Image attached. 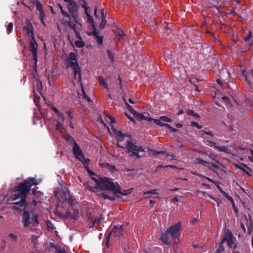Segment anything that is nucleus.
<instances>
[{
	"mask_svg": "<svg viewBox=\"0 0 253 253\" xmlns=\"http://www.w3.org/2000/svg\"><path fill=\"white\" fill-rule=\"evenodd\" d=\"M86 187L93 192H98L100 190H107L110 192L102 191L100 195L104 199L114 200L115 194L120 192V186L117 182H113L112 180L107 178H101L98 176L91 177L90 180L86 182Z\"/></svg>",
	"mask_w": 253,
	"mask_h": 253,
	"instance_id": "f257e3e1",
	"label": "nucleus"
},
{
	"mask_svg": "<svg viewBox=\"0 0 253 253\" xmlns=\"http://www.w3.org/2000/svg\"><path fill=\"white\" fill-rule=\"evenodd\" d=\"M37 184L38 182L34 178H28L18 187L14 188L13 190L10 189L7 195L3 196V198H7L6 200L7 203L19 204L21 206H25L26 205L25 198L30 188L33 185Z\"/></svg>",
	"mask_w": 253,
	"mask_h": 253,
	"instance_id": "f03ea898",
	"label": "nucleus"
},
{
	"mask_svg": "<svg viewBox=\"0 0 253 253\" xmlns=\"http://www.w3.org/2000/svg\"><path fill=\"white\" fill-rule=\"evenodd\" d=\"M63 15V20L67 23L68 25L72 28L78 36L79 31L82 28V20L79 17L78 12V6L74 1L71 2L68 4V9L70 12V16L63 10V7L59 5Z\"/></svg>",
	"mask_w": 253,
	"mask_h": 253,
	"instance_id": "7ed1b4c3",
	"label": "nucleus"
},
{
	"mask_svg": "<svg viewBox=\"0 0 253 253\" xmlns=\"http://www.w3.org/2000/svg\"><path fill=\"white\" fill-rule=\"evenodd\" d=\"M114 132L117 135L118 146L121 148H126L129 156L139 158L144 155V149L133 143L128 135H123L122 132L118 130H115Z\"/></svg>",
	"mask_w": 253,
	"mask_h": 253,
	"instance_id": "20e7f679",
	"label": "nucleus"
},
{
	"mask_svg": "<svg viewBox=\"0 0 253 253\" xmlns=\"http://www.w3.org/2000/svg\"><path fill=\"white\" fill-rule=\"evenodd\" d=\"M124 99L125 100V101L126 104V107L127 109L132 113L133 117L135 118V119L138 121H143V120H146L149 122L153 121L154 123L158 126H166V124H165L162 121L160 120V119H153L151 118L150 115L148 113H144L143 114H140L137 113L132 108L131 106H130L128 103L127 102L125 98V97L124 96Z\"/></svg>",
	"mask_w": 253,
	"mask_h": 253,
	"instance_id": "39448f33",
	"label": "nucleus"
},
{
	"mask_svg": "<svg viewBox=\"0 0 253 253\" xmlns=\"http://www.w3.org/2000/svg\"><path fill=\"white\" fill-rule=\"evenodd\" d=\"M24 30L29 38V46L31 51L32 52L34 59L36 61L37 60V49L38 45L35 41L33 33V28L31 23H27L26 26L24 27Z\"/></svg>",
	"mask_w": 253,
	"mask_h": 253,
	"instance_id": "423d86ee",
	"label": "nucleus"
},
{
	"mask_svg": "<svg viewBox=\"0 0 253 253\" xmlns=\"http://www.w3.org/2000/svg\"><path fill=\"white\" fill-rule=\"evenodd\" d=\"M194 163L196 164H201L207 167L208 169L213 170L219 176L221 173L224 172V167L222 165L220 164L218 162H216V164H213L204 161L203 159L197 158L194 160Z\"/></svg>",
	"mask_w": 253,
	"mask_h": 253,
	"instance_id": "0eeeda50",
	"label": "nucleus"
},
{
	"mask_svg": "<svg viewBox=\"0 0 253 253\" xmlns=\"http://www.w3.org/2000/svg\"><path fill=\"white\" fill-rule=\"evenodd\" d=\"M23 222L25 227L34 228L39 224L38 214L34 212H24Z\"/></svg>",
	"mask_w": 253,
	"mask_h": 253,
	"instance_id": "6e6552de",
	"label": "nucleus"
},
{
	"mask_svg": "<svg viewBox=\"0 0 253 253\" xmlns=\"http://www.w3.org/2000/svg\"><path fill=\"white\" fill-rule=\"evenodd\" d=\"M63 194L64 195V197H61V200L63 202L68 201L69 204L71 205L72 210L74 211V214L73 217L74 219H76L78 215L79 211L77 209V206L76 205V201L71 196L68 189L65 188L64 190Z\"/></svg>",
	"mask_w": 253,
	"mask_h": 253,
	"instance_id": "1a4fd4ad",
	"label": "nucleus"
},
{
	"mask_svg": "<svg viewBox=\"0 0 253 253\" xmlns=\"http://www.w3.org/2000/svg\"><path fill=\"white\" fill-rule=\"evenodd\" d=\"M181 222H179L171 226L168 230L167 233L171 236L174 242L177 244L179 242V237L180 235Z\"/></svg>",
	"mask_w": 253,
	"mask_h": 253,
	"instance_id": "9d476101",
	"label": "nucleus"
},
{
	"mask_svg": "<svg viewBox=\"0 0 253 253\" xmlns=\"http://www.w3.org/2000/svg\"><path fill=\"white\" fill-rule=\"evenodd\" d=\"M235 240V239L233 237V234L231 232L228 230L225 231L220 245V248H221V251H223L222 244L225 242L227 243V244L229 248L235 249L236 247Z\"/></svg>",
	"mask_w": 253,
	"mask_h": 253,
	"instance_id": "9b49d317",
	"label": "nucleus"
},
{
	"mask_svg": "<svg viewBox=\"0 0 253 253\" xmlns=\"http://www.w3.org/2000/svg\"><path fill=\"white\" fill-rule=\"evenodd\" d=\"M63 58L65 59V64L67 67L73 68H76L77 66H79L76 54L74 52H71L69 56L68 55H64L63 56Z\"/></svg>",
	"mask_w": 253,
	"mask_h": 253,
	"instance_id": "f8f14e48",
	"label": "nucleus"
},
{
	"mask_svg": "<svg viewBox=\"0 0 253 253\" xmlns=\"http://www.w3.org/2000/svg\"><path fill=\"white\" fill-rule=\"evenodd\" d=\"M51 108L52 110L56 113V117H57V124H56V128L57 129L60 130L61 132H63L65 129L62 125V124L60 123L59 122H63L64 120V117L62 114H61L58 110L54 107L53 105H51Z\"/></svg>",
	"mask_w": 253,
	"mask_h": 253,
	"instance_id": "ddd939ff",
	"label": "nucleus"
},
{
	"mask_svg": "<svg viewBox=\"0 0 253 253\" xmlns=\"http://www.w3.org/2000/svg\"><path fill=\"white\" fill-rule=\"evenodd\" d=\"M73 151L74 155L77 159L82 162L84 165H86L87 164L88 160L85 159L82 151L76 143L73 147Z\"/></svg>",
	"mask_w": 253,
	"mask_h": 253,
	"instance_id": "4468645a",
	"label": "nucleus"
},
{
	"mask_svg": "<svg viewBox=\"0 0 253 253\" xmlns=\"http://www.w3.org/2000/svg\"><path fill=\"white\" fill-rule=\"evenodd\" d=\"M123 230L122 226H115L110 232V235L112 237H119L123 235Z\"/></svg>",
	"mask_w": 253,
	"mask_h": 253,
	"instance_id": "2eb2a0df",
	"label": "nucleus"
},
{
	"mask_svg": "<svg viewBox=\"0 0 253 253\" xmlns=\"http://www.w3.org/2000/svg\"><path fill=\"white\" fill-rule=\"evenodd\" d=\"M207 145L210 146L211 147H213L214 148L216 149L219 152H224L226 153H228V149L225 146H218L215 143L212 142L211 141H207Z\"/></svg>",
	"mask_w": 253,
	"mask_h": 253,
	"instance_id": "dca6fc26",
	"label": "nucleus"
},
{
	"mask_svg": "<svg viewBox=\"0 0 253 253\" xmlns=\"http://www.w3.org/2000/svg\"><path fill=\"white\" fill-rule=\"evenodd\" d=\"M78 95L80 98L84 99L88 102L91 101L89 97L86 94L82 85L81 91L78 92Z\"/></svg>",
	"mask_w": 253,
	"mask_h": 253,
	"instance_id": "f3484780",
	"label": "nucleus"
},
{
	"mask_svg": "<svg viewBox=\"0 0 253 253\" xmlns=\"http://www.w3.org/2000/svg\"><path fill=\"white\" fill-rule=\"evenodd\" d=\"M158 194V190L157 189H153L146 191L143 193L145 198H150L152 197V195Z\"/></svg>",
	"mask_w": 253,
	"mask_h": 253,
	"instance_id": "a211bd4d",
	"label": "nucleus"
},
{
	"mask_svg": "<svg viewBox=\"0 0 253 253\" xmlns=\"http://www.w3.org/2000/svg\"><path fill=\"white\" fill-rule=\"evenodd\" d=\"M243 75L245 78V80H246V81L249 84H250V82L251 81L252 79H253V72H251V73H250L249 75H248L247 72L244 70L243 72Z\"/></svg>",
	"mask_w": 253,
	"mask_h": 253,
	"instance_id": "6ab92c4d",
	"label": "nucleus"
},
{
	"mask_svg": "<svg viewBox=\"0 0 253 253\" xmlns=\"http://www.w3.org/2000/svg\"><path fill=\"white\" fill-rule=\"evenodd\" d=\"M50 247L54 249L58 253H66V251L63 248H61L59 246L51 244Z\"/></svg>",
	"mask_w": 253,
	"mask_h": 253,
	"instance_id": "aec40b11",
	"label": "nucleus"
},
{
	"mask_svg": "<svg viewBox=\"0 0 253 253\" xmlns=\"http://www.w3.org/2000/svg\"><path fill=\"white\" fill-rule=\"evenodd\" d=\"M169 234V233H167V230L165 233L162 234L161 238V239L163 241V242L165 244H166V245H169V237H168Z\"/></svg>",
	"mask_w": 253,
	"mask_h": 253,
	"instance_id": "412c9836",
	"label": "nucleus"
},
{
	"mask_svg": "<svg viewBox=\"0 0 253 253\" xmlns=\"http://www.w3.org/2000/svg\"><path fill=\"white\" fill-rule=\"evenodd\" d=\"M214 183L215 184V185H216V186L217 187V188L219 190V191L222 193V194L226 196L228 199H231V197L230 196H229L225 192H224L221 186H220V183L219 182H214Z\"/></svg>",
	"mask_w": 253,
	"mask_h": 253,
	"instance_id": "4be33fe9",
	"label": "nucleus"
},
{
	"mask_svg": "<svg viewBox=\"0 0 253 253\" xmlns=\"http://www.w3.org/2000/svg\"><path fill=\"white\" fill-rule=\"evenodd\" d=\"M72 69L74 70V74L75 79H76V78H78V79L79 80H80L81 79V74L80 73V69H79V66H77V68H73Z\"/></svg>",
	"mask_w": 253,
	"mask_h": 253,
	"instance_id": "5701e85b",
	"label": "nucleus"
},
{
	"mask_svg": "<svg viewBox=\"0 0 253 253\" xmlns=\"http://www.w3.org/2000/svg\"><path fill=\"white\" fill-rule=\"evenodd\" d=\"M98 82L101 85L103 86L105 88L108 89V84L105 81V79L101 76H99L98 78Z\"/></svg>",
	"mask_w": 253,
	"mask_h": 253,
	"instance_id": "b1692460",
	"label": "nucleus"
},
{
	"mask_svg": "<svg viewBox=\"0 0 253 253\" xmlns=\"http://www.w3.org/2000/svg\"><path fill=\"white\" fill-rule=\"evenodd\" d=\"M101 15H102V20L99 26L101 29H103L105 27L106 23V21L105 19V16L104 15V10L103 9H102L101 10Z\"/></svg>",
	"mask_w": 253,
	"mask_h": 253,
	"instance_id": "393cba45",
	"label": "nucleus"
},
{
	"mask_svg": "<svg viewBox=\"0 0 253 253\" xmlns=\"http://www.w3.org/2000/svg\"><path fill=\"white\" fill-rule=\"evenodd\" d=\"M104 115L106 118L109 119L111 125L115 123V118L110 116L107 111H104Z\"/></svg>",
	"mask_w": 253,
	"mask_h": 253,
	"instance_id": "a878e982",
	"label": "nucleus"
},
{
	"mask_svg": "<svg viewBox=\"0 0 253 253\" xmlns=\"http://www.w3.org/2000/svg\"><path fill=\"white\" fill-rule=\"evenodd\" d=\"M75 44L76 46L79 48L83 47L84 45V43L82 40L81 37H79V40L75 42Z\"/></svg>",
	"mask_w": 253,
	"mask_h": 253,
	"instance_id": "bb28decb",
	"label": "nucleus"
},
{
	"mask_svg": "<svg viewBox=\"0 0 253 253\" xmlns=\"http://www.w3.org/2000/svg\"><path fill=\"white\" fill-rule=\"evenodd\" d=\"M93 35L95 36L96 37V40L97 42L100 44H102L103 42V38L102 37H99L97 35V33L95 32H94L93 33Z\"/></svg>",
	"mask_w": 253,
	"mask_h": 253,
	"instance_id": "cd10ccee",
	"label": "nucleus"
},
{
	"mask_svg": "<svg viewBox=\"0 0 253 253\" xmlns=\"http://www.w3.org/2000/svg\"><path fill=\"white\" fill-rule=\"evenodd\" d=\"M114 32L116 36L123 37L124 36V32L122 29H117Z\"/></svg>",
	"mask_w": 253,
	"mask_h": 253,
	"instance_id": "c85d7f7f",
	"label": "nucleus"
},
{
	"mask_svg": "<svg viewBox=\"0 0 253 253\" xmlns=\"http://www.w3.org/2000/svg\"><path fill=\"white\" fill-rule=\"evenodd\" d=\"M13 28V24L12 22L9 23L6 27L7 33L9 34L11 33Z\"/></svg>",
	"mask_w": 253,
	"mask_h": 253,
	"instance_id": "c756f323",
	"label": "nucleus"
},
{
	"mask_svg": "<svg viewBox=\"0 0 253 253\" xmlns=\"http://www.w3.org/2000/svg\"><path fill=\"white\" fill-rule=\"evenodd\" d=\"M85 12L86 14L88 16L87 22H89L90 23H92L93 19L92 17L89 14V12L88 11V8L85 7Z\"/></svg>",
	"mask_w": 253,
	"mask_h": 253,
	"instance_id": "7c9ffc66",
	"label": "nucleus"
},
{
	"mask_svg": "<svg viewBox=\"0 0 253 253\" xmlns=\"http://www.w3.org/2000/svg\"><path fill=\"white\" fill-rule=\"evenodd\" d=\"M107 168L108 169V170L109 171H110L111 172H115L116 171H117V169H116V167L114 165H111L107 164Z\"/></svg>",
	"mask_w": 253,
	"mask_h": 253,
	"instance_id": "2f4dec72",
	"label": "nucleus"
},
{
	"mask_svg": "<svg viewBox=\"0 0 253 253\" xmlns=\"http://www.w3.org/2000/svg\"><path fill=\"white\" fill-rule=\"evenodd\" d=\"M131 189H130L124 190V191H123L122 192H121V188H120V192L117 193L116 194H115V196L117 195L118 194H121V195H126L127 194L130 193L131 192Z\"/></svg>",
	"mask_w": 253,
	"mask_h": 253,
	"instance_id": "473e14b6",
	"label": "nucleus"
},
{
	"mask_svg": "<svg viewBox=\"0 0 253 253\" xmlns=\"http://www.w3.org/2000/svg\"><path fill=\"white\" fill-rule=\"evenodd\" d=\"M160 120L162 121L163 122H167V123H170L171 122V120L169 117H167L166 116H161L160 118Z\"/></svg>",
	"mask_w": 253,
	"mask_h": 253,
	"instance_id": "72a5a7b5",
	"label": "nucleus"
},
{
	"mask_svg": "<svg viewBox=\"0 0 253 253\" xmlns=\"http://www.w3.org/2000/svg\"><path fill=\"white\" fill-rule=\"evenodd\" d=\"M36 8L39 10L40 12H42L43 14V9L42 7V5L39 2H37Z\"/></svg>",
	"mask_w": 253,
	"mask_h": 253,
	"instance_id": "f704fd0d",
	"label": "nucleus"
},
{
	"mask_svg": "<svg viewBox=\"0 0 253 253\" xmlns=\"http://www.w3.org/2000/svg\"><path fill=\"white\" fill-rule=\"evenodd\" d=\"M101 220V215H100V216L98 218H97L95 219L93 224L96 227H97V226L99 225Z\"/></svg>",
	"mask_w": 253,
	"mask_h": 253,
	"instance_id": "c9c22d12",
	"label": "nucleus"
},
{
	"mask_svg": "<svg viewBox=\"0 0 253 253\" xmlns=\"http://www.w3.org/2000/svg\"><path fill=\"white\" fill-rule=\"evenodd\" d=\"M107 55L111 61H114V55L110 50L107 51Z\"/></svg>",
	"mask_w": 253,
	"mask_h": 253,
	"instance_id": "e433bc0d",
	"label": "nucleus"
},
{
	"mask_svg": "<svg viewBox=\"0 0 253 253\" xmlns=\"http://www.w3.org/2000/svg\"><path fill=\"white\" fill-rule=\"evenodd\" d=\"M174 159V156L173 155L166 154L165 160L167 161H171Z\"/></svg>",
	"mask_w": 253,
	"mask_h": 253,
	"instance_id": "4c0bfd02",
	"label": "nucleus"
},
{
	"mask_svg": "<svg viewBox=\"0 0 253 253\" xmlns=\"http://www.w3.org/2000/svg\"><path fill=\"white\" fill-rule=\"evenodd\" d=\"M187 114L189 115H192V116H193L194 117H196V118H198L199 117V116L198 115V114L197 113H195L194 112V111H192V110H189L187 112Z\"/></svg>",
	"mask_w": 253,
	"mask_h": 253,
	"instance_id": "58836bf2",
	"label": "nucleus"
},
{
	"mask_svg": "<svg viewBox=\"0 0 253 253\" xmlns=\"http://www.w3.org/2000/svg\"><path fill=\"white\" fill-rule=\"evenodd\" d=\"M9 238L12 241H15L17 239V237L13 234H10L8 236Z\"/></svg>",
	"mask_w": 253,
	"mask_h": 253,
	"instance_id": "ea45409f",
	"label": "nucleus"
},
{
	"mask_svg": "<svg viewBox=\"0 0 253 253\" xmlns=\"http://www.w3.org/2000/svg\"><path fill=\"white\" fill-rule=\"evenodd\" d=\"M36 82V84L37 86L38 90L41 89V88L42 87V83H41V81L38 80H37Z\"/></svg>",
	"mask_w": 253,
	"mask_h": 253,
	"instance_id": "a19ab883",
	"label": "nucleus"
},
{
	"mask_svg": "<svg viewBox=\"0 0 253 253\" xmlns=\"http://www.w3.org/2000/svg\"><path fill=\"white\" fill-rule=\"evenodd\" d=\"M150 153L152 154H166V152H164L163 151H159V152H156L155 151L151 150V151H150Z\"/></svg>",
	"mask_w": 253,
	"mask_h": 253,
	"instance_id": "79ce46f5",
	"label": "nucleus"
},
{
	"mask_svg": "<svg viewBox=\"0 0 253 253\" xmlns=\"http://www.w3.org/2000/svg\"><path fill=\"white\" fill-rule=\"evenodd\" d=\"M166 126L168 128H169V129H170L171 131H173V132H175L177 130L174 128H173L172 127H171L169 125V124H166Z\"/></svg>",
	"mask_w": 253,
	"mask_h": 253,
	"instance_id": "37998d69",
	"label": "nucleus"
},
{
	"mask_svg": "<svg viewBox=\"0 0 253 253\" xmlns=\"http://www.w3.org/2000/svg\"><path fill=\"white\" fill-rule=\"evenodd\" d=\"M40 19H41V20L42 21V22L43 23V20H44V18L45 17V14L44 13V11H43V14H42V12H40Z\"/></svg>",
	"mask_w": 253,
	"mask_h": 253,
	"instance_id": "c03bdc74",
	"label": "nucleus"
},
{
	"mask_svg": "<svg viewBox=\"0 0 253 253\" xmlns=\"http://www.w3.org/2000/svg\"><path fill=\"white\" fill-rule=\"evenodd\" d=\"M67 114L68 115V117L70 119V121H71L73 119V116L71 112L69 110H68L67 112Z\"/></svg>",
	"mask_w": 253,
	"mask_h": 253,
	"instance_id": "a18cd8bd",
	"label": "nucleus"
},
{
	"mask_svg": "<svg viewBox=\"0 0 253 253\" xmlns=\"http://www.w3.org/2000/svg\"><path fill=\"white\" fill-rule=\"evenodd\" d=\"M252 38V34L251 32H249L248 36L245 38L246 41H250Z\"/></svg>",
	"mask_w": 253,
	"mask_h": 253,
	"instance_id": "49530a36",
	"label": "nucleus"
},
{
	"mask_svg": "<svg viewBox=\"0 0 253 253\" xmlns=\"http://www.w3.org/2000/svg\"><path fill=\"white\" fill-rule=\"evenodd\" d=\"M192 125L197 127L198 128H202V127L197 123L195 122H192Z\"/></svg>",
	"mask_w": 253,
	"mask_h": 253,
	"instance_id": "de8ad7c7",
	"label": "nucleus"
},
{
	"mask_svg": "<svg viewBox=\"0 0 253 253\" xmlns=\"http://www.w3.org/2000/svg\"><path fill=\"white\" fill-rule=\"evenodd\" d=\"M249 158L252 162H253V151H251L250 154L249 155Z\"/></svg>",
	"mask_w": 253,
	"mask_h": 253,
	"instance_id": "09e8293b",
	"label": "nucleus"
},
{
	"mask_svg": "<svg viewBox=\"0 0 253 253\" xmlns=\"http://www.w3.org/2000/svg\"><path fill=\"white\" fill-rule=\"evenodd\" d=\"M208 155H209V157H210L211 159H212V160H214V161L215 160V159H216V155H214V154H209Z\"/></svg>",
	"mask_w": 253,
	"mask_h": 253,
	"instance_id": "8fccbe9b",
	"label": "nucleus"
},
{
	"mask_svg": "<svg viewBox=\"0 0 253 253\" xmlns=\"http://www.w3.org/2000/svg\"><path fill=\"white\" fill-rule=\"evenodd\" d=\"M208 196L211 199L214 200L215 201H216L217 202V205L218 206L219 205V204L218 201L216 199H215V198H214L213 197H212V196H211L210 195H208Z\"/></svg>",
	"mask_w": 253,
	"mask_h": 253,
	"instance_id": "3c124183",
	"label": "nucleus"
},
{
	"mask_svg": "<svg viewBox=\"0 0 253 253\" xmlns=\"http://www.w3.org/2000/svg\"><path fill=\"white\" fill-rule=\"evenodd\" d=\"M198 218H193L191 221H190V222L191 223H194L195 222H198Z\"/></svg>",
	"mask_w": 253,
	"mask_h": 253,
	"instance_id": "603ef678",
	"label": "nucleus"
},
{
	"mask_svg": "<svg viewBox=\"0 0 253 253\" xmlns=\"http://www.w3.org/2000/svg\"><path fill=\"white\" fill-rule=\"evenodd\" d=\"M178 201H179V200H178V198L177 197H174L172 200V202H173L174 203H176V202H178Z\"/></svg>",
	"mask_w": 253,
	"mask_h": 253,
	"instance_id": "864d4df0",
	"label": "nucleus"
},
{
	"mask_svg": "<svg viewBox=\"0 0 253 253\" xmlns=\"http://www.w3.org/2000/svg\"><path fill=\"white\" fill-rule=\"evenodd\" d=\"M222 99L225 102H228V98L226 97V96H223L222 97Z\"/></svg>",
	"mask_w": 253,
	"mask_h": 253,
	"instance_id": "5fc2aeb1",
	"label": "nucleus"
},
{
	"mask_svg": "<svg viewBox=\"0 0 253 253\" xmlns=\"http://www.w3.org/2000/svg\"><path fill=\"white\" fill-rule=\"evenodd\" d=\"M126 116L132 122H134V119L133 118L130 117L126 113Z\"/></svg>",
	"mask_w": 253,
	"mask_h": 253,
	"instance_id": "6e6d98bb",
	"label": "nucleus"
},
{
	"mask_svg": "<svg viewBox=\"0 0 253 253\" xmlns=\"http://www.w3.org/2000/svg\"><path fill=\"white\" fill-rule=\"evenodd\" d=\"M128 102L131 104H134V102L133 101V100L131 98L128 99Z\"/></svg>",
	"mask_w": 253,
	"mask_h": 253,
	"instance_id": "4d7b16f0",
	"label": "nucleus"
},
{
	"mask_svg": "<svg viewBox=\"0 0 253 253\" xmlns=\"http://www.w3.org/2000/svg\"><path fill=\"white\" fill-rule=\"evenodd\" d=\"M205 177V178H206V179H207L208 181H211V182H213V183L214 182H213V181L210 178L207 177Z\"/></svg>",
	"mask_w": 253,
	"mask_h": 253,
	"instance_id": "13d9d810",
	"label": "nucleus"
},
{
	"mask_svg": "<svg viewBox=\"0 0 253 253\" xmlns=\"http://www.w3.org/2000/svg\"><path fill=\"white\" fill-rule=\"evenodd\" d=\"M150 203L151 204L152 206H153L155 204V202L153 201V200H150Z\"/></svg>",
	"mask_w": 253,
	"mask_h": 253,
	"instance_id": "bf43d9fd",
	"label": "nucleus"
},
{
	"mask_svg": "<svg viewBox=\"0 0 253 253\" xmlns=\"http://www.w3.org/2000/svg\"><path fill=\"white\" fill-rule=\"evenodd\" d=\"M182 126V125L181 124H176V126L179 127V128L181 127Z\"/></svg>",
	"mask_w": 253,
	"mask_h": 253,
	"instance_id": "052dcab7",
	"label": "nucleus"
},
{
	"mask_svg": "<svg viewBox=\"0 0 253 253\" xmlns=\"http://www.w3.org/2000/svg\"><path fill=\"white\" fill-rule=\"evenodd\" d=\"M65 2H67L68 3H70L71 2L73 1L71 0H63Z\"/></svg>",
	"mask_w": 253,
	"mask_h": 253,
	"instance_id": "680f3d73",
	"label": "nucleus"
},
{
	"mask_svg": "<svg viewBox=\"0 0 253 253\" xmlns=\"http://www.w3.org/2000/svg\"><path fill=\"white\" fill-rule=\"evenodd\" d=\"M166 167H170V168H176V167L175 166H172V165L168 166H166Z\"/></svg>",
	"mask_w": 253,
	"mask_h": 253,
	"instance_id": "e2e57ef3",
	"label": "nucleus"
},
{
	"mask_svg": "<svg viewBox=\"0 0 253 253\" xmlns=\"http://www.w3.org/2000/svg\"><path fill=\"white\" fill-rule=\"evenodd\" d=\"M221 252L220 249L217 250L214 253H220Z\"/></svg>",
	"mask_w": 253,
	"mask_h": 253,
	"instance_id": "0e129e2a",
	"label": "nucleus"
},
{
	"mask_svg": "<svg viewBox=\"0 0 253 253\" xmlns=\"http://www.w3.org/2000/svg\"><path fill=\"white\" fill-rule=\"evenodd\" d=\"M89 173L90 175H94V173L90 170H88Z\"/></svg>",
	"mask_w": 253,
	"mask_h": 253,
	"instance_id": "69168bd1",
	"label": "nucleus"
},
{
	"mask_svg": "<svg viewBox=\"0 0 253 253\" xmlns=\"http://www.w3.org/2000/svg\"><path fill=\"white\" fill-rule=\"evenodd\" d=\"M193 78H190L189 79V81L191 83H193L194 82L193 81Z\"/></svg>",
	"mask_w": 253,
	"mask_h": 253,
	"instance_id": "338daca9",
	"label": "nucleus"
},
{
	"mask_svg": "<svg viewBox=\"0 0 253 253\" xmlns=\"http://www.w3.org/2000/svg\"><path fill=\"white\" fill-rule=\"evenodd\" d=\"M217 82L219 84H221V82L219 79L217 80Z\"/></svg>",
	"mask_w": 253,
	"mask_h": 253,
	"instance_id": "774afa93",
	"label": "nucleus"
}]
</instances>
